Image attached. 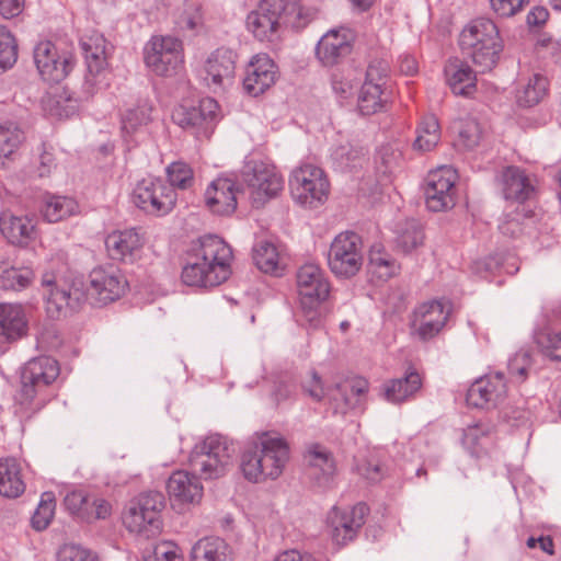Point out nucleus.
<instances>
[{
  "instance_id": "864d4df0",
  "label": "nucleus",
  "mask_w": 561,
  "mask_h": 561,
  "mask_svg": "<svg viewBox=\"0 0 561 561\" xmlns=\"http://www.w3.org/2000/svg\"><path fill=\"white\" fill-rule=\"evenodd\" d=\"M424 233L415 220H408L397 237V247L409 253L423 243Z\"/></svg>"
},
{
  "instance_id": "f03ea898",
  "label": "nucleus",
  "mask_w": 561,
  "mask_h": 561,
  "mask_svg": "<svg viewBox=\"0 0 561 561\" xmlns=\"http://www.w3.org/2000/svg\"><path fill=\"white\" fill-rule=\"evenodd\" d=\"M459 44L481 72L490 71L497 65L504 48L497 25L488 18L472 20L462 30Z\"/></svg>"
},
{
  "instance_id": "a18cd8bd",
  "label": "nucleus",
  "mask_w": 561,
  "mask_h": 561,
  "mask_svg": "<svg viewBox=\"0 0 561 561\" xmlns=\"http://www.w3.org/2000/svg\"><path fill=\"white\" fill-rule=\"evenodd\" d=\"M228 546L219 537L199 539L192 548V561H225Z\"/></svg>"
},
{
  "instance_id": "338daca9",
  "label": "nucleus",
  "mask_w": 561,
  "mask_h": 561,
  "mask_svg": "<svg viewBox=\"0 0 561 561\" xmlns=\"http://www.w3.org/2000/svg\"><path fill=\"white\" fill-rule=\"evenodd\" d=\"M332 89L340 99H347L353 93L354 84L350 79H345L339 75H333Z\"/></svg>"
},
{
  "instance_id": "423d86ee",
  "label": "nucleus",
  "mask_w": 561,
  "mask_h": 561,
  "mask_svg": "<svg viewBox=\"0 0 561 561\" xmlns=\"http://www.w3.org/2000/svg\"><path fill=\"white\" fill-rule=\"evenodd\" d=\"M165 504L164 495L158 491H149L131 499L125 506L122 520L129 533L154 537L161 531V511Z\"/></svg>"
},
{
  "instance_id": "412c9836",
  "label": "nucleus",
  "mask_w": 561,
  "mask_h": 561,
  "mask_svg": "<svg viewBox=\"0 0 561 561\" xmlns=\"http://www.w3.org/2000/svg\"><path fill=\"white\" fill-rule=\"evenodd\" d=\"M507 386L503 373L488 374L477 379L468 389L467 403L474 408H496L504 402Z\"/></svg>"
},
{
  "instance_id": "79ce46f5",
  "label": "nucleus",
  "mask_w": 561,
  "mask_h": 561,
  "mask_svg": "<svg viewBox=\"0 0 561 561\" xmlns=\"http://www.w3.org/2000/svg\"><path fill=\"white\" fill-rule=\"evenodd\" d=\"M259 439L249 444L241 455L240 468L244 478L254 483L263 482L270 479L265 473V462L261 456Z\"/></svg>"
},
{
  "instance_id": "0e129e2a",
  "label": "nucleus",
  "mask_w": 561,
  "mask_h": 561,
  "mask_svg": "<svg viewBox=\"0 0 561 561\" xmlns=\"http://www.w3.org/2000/svg\"><path fill=\"white\" fill-rule=\"evenodd\" d=\"M539 343L548 357L561 360V331H551L543 334Z\"/></svg>"
},
{
  "instance_id": "4d7b16f0",
  "label": "nucleus",
  "mask_w": 561,
  "mask_h": 561,
  "mask_svg": "<svg viewBox=\"0 0 561 561\" xmlns=\"http://www.w3.org/2000/svg\"><path fill=\"white\" fill-rule=\"evenodd\" d=\"M362 156V149H355L350 144L337 146L331 153L333 164L340 171L354 168Z\"/></svg>"
},
{
  "instance_id": "6e6d98bb",
  "label": "nucleus",
  "mask_w": 561,
  "mask_h": 561,
  "mask_svg": "<svg viewBox=\"0 0 561 561\" xmlns=\"http://www.w3.org/2000/svg\"><path fill=\"white\" fill-rule=\"evenodd\" d=\"M311 19V12L308 9H305L298 1L286 0L284 26L300 30L304 28Z\"/></svg>"
},
{
  "instance_id": "c85d7f7f",
  "label": "nucleus",
  "mask_w": 561,
  "mask_h": 561,
  "mask_svg": "<svg viewBox=\"0 0 561 561\" xmlns=\"http://www.w3.org/2000/svg\"><path fill=\"white\" fill-rule=\"evenodd\" d=\"M304 457L316 483L319 486H329L336 472L333 454L325 446L312 443L306 447Z\"/></svg>"
},
{
  "instance_id": "49530a36",
  "label": "nucleus",
  "mask_w": 561,
  "mask_h": 561,
  "mask_svg": "<svg viewBox=\"0 0 561 561\" xmlns=\"http://www.w3.org/2000/svg\"><path fill=\"white\" fill-rule=\"evenodd\" d=\"M548 81L541 75H534L516 92V102L522 107L537 105L547 94Z\"/></svg>"
},
{
  "instance_id": "393cba45",
  "label": "nucleus",
  "mask_w": 561,
  "mask_h": 561,
  "mask_svg": "<svg viewBox=\"0 0 561 561\" xmlns=\"http://www.w3.org/2000/svg\"><path fill=\"white\" fill-rule=\"evenodd\" d=\"M236 60L237 54L232 49L220 47L213 51L204 67L206 83L215 90L230 85L234 78Z\"/></svg>"
},
{
  "instance_id": "7c9ffc66",
  "label": "nucleus",
  "mask_w": 561,
  "mask_h": 561,
  "mask_svg": "<svg viewBox=\"0 0 561 561\" xmlns=\"http://www.w3.org/2000/svg\"><path fill=\"white\" fill-rule=\"evenodd\" d=\"M499 182L503 196L507 201L524 203L535 191L525 170L515 165L504 168L500 173Z\"/></svg>"
},
{
  "instance_id": "7ed1b4c3",
  "label": "nucleus",
  "mask_w": 561,
  "mask_h": 561,
  "mask_svg": "<svg viewBox=\"0 0 561 561\" xmlns=\"http://www.w3.org/2000/svg\"><path fill=\"white\" fill-rule=\"evenodd\" d=\"M299 305L309 327L321 324L319 307L329 298L331 284L327 273L316 263H305L296 272Z\"/></svg>"
},
{
  "instance_id": "13d9d810",
  "label": "nucleus",
  "mask_w": 561,
  "mask_h": 561,
  "mask_svg": "<svg viewBox=\"0 0 561 561\" xmlns=\"http://www.w3.org/2000/svg\"><path fill=\"white\" fill-rule=\"evenodd\" d=\"M18 59L15 39L7 27L0 26V68H11Z\"/></svg>"
},
{
  "instance_id": "bb28decb",
  "label": "nucleus",
  "mask_w": 561,
  "mask_h": 561,
  "mask_svg": "<svg viewBox=\"0 0 561 561\" xmlns=\"http://www.w3.org/2000/svg\"><path fill=\"white\" fill-rule=\"evenodd\" d=\"M236 183L228 178L215 179L205 191V205L214 214L230 216L237 209Z\"/></svg>"
},
{
  "instance_id": "6e6552de",
  "label": "nucleus",
  "mask_w": 561,
  "mask_h": 561,
  "mask_svg": "<svg viewBox=\"0 0 561 561\" xmlns=\"http://www.w3.org/2000/svg\"><path fill=\"white\" fill-rule=\"evenodd\" d=\"M80 46L87 66L82 90L90 98L107 85L106 39L99 32H91L81 37Z\"/></svg>"
},
{
  "instance_id": "9b49d317",
  "label": "nucleus",
  "mask_w": 561,
  "mask_h": 561,
  "mask_svg": "<svg viewBox=\"0 0 561 561\" xmlns=\"http://www.w3.org/2000/svg\"><path fill=\"white\" fill-rule=\"evenodd\" d=\"M133 203L149 215L164 216L175 206L176 193L160 178L139 181L131 194Z\"/></svg>"
},
{
  "instance_id": "58836bf2",
  "label": "nucleus",
  "mask_w": 561,
  "mask_h": 561,
  "mask_svg": "<svg viewBox=\"0 0 561 561\" xmlns=\"http://www.w3.org/2000/svg\"><path fill=\"white\" fill-rule=\"evenodd\" d=\"M368 391V381L364 378H356L351 382L337 385L333 396L334 410L345 414L348 410L357 407L359 398Z\"/></svg>"
},
{
  "instance_id": "cd10ccee",
  "label": "nucleus",
  "mask_w": 561,
  "mask_h": 561,
  "mask_svg": "<svg viewBox=\"0 0 561 561\" xmlns=\"http://www.w3.org/2000/svg\"><path fill=\"white\" fill-rule=\"evenodd\" d=\"M257 439L265 462V473L271 480H275L283 473L289 460L288 443L283 437L268 433H262Z\"/></svg>"
},
{
  "instance_id": "e433bc0d",
  "label": "nucleus",
  "mask_w": 561,
  "mask_h": 561,
  "mask_svg": "<svg viewBox=\"0 0 561 561\" xmlns=\"http://www.w3.org/2000/svg\"><path fill=\"white\" fill-rule=\"evenodd\" d=\"M253 260L259 270L274 276H282L286 261L282 251L271 241H260L253 248Z\"/></svg>"
},
{
  "instance_id": "4c0bfd02",
  "label": "nucleus",
  "mask_w": 561,
  "mask_h": 561,
  "mask_svg": "<svg viewBox=\"0 0 561 561\" xmlns=\"http://www.w3.org/2000/svg\"><path fill=\"white\" fill-rule=\"evenodd\" d=\"M25 491L21 463L12 457L0 459V494L16 499Z\"/></svg>"
},
{
  "instance_id": "4be33fe9",
  "label": "nucleus",
  "mask_w": 561,
  "mask_h": 561,
  "mask_svg": "<svg viewBox=\"0 0 561 561\" xmlns=\"http://www.w3.org/2000/svg\"><path fill=\"white\" fill-rule=\"evenodd\" d=\"M36 68L45 81L60 82L72 68L71 59L61 55L50 41L39 42L33 51Z\"/></svg>"
},
{
  "instance_id": "f8f14e48",
  "label": "nucleus",
  "mask_w": 561,
  "mask_h": 561,
  "mask_svg": "<svg viewBox=\"0 0 561 561\" xmlns=\"http://www.w3.org/2000/svg\"><path fill=\"white\" fill-rule=\"evenodd\" d=\"M128 282L124 273L115 265L94 267L89 274L87 296L99 306H105L119 299L127 290Z\"/></svg>"
},
{
  "instance_id": "f257e3e1",
  "label": "nucleus",
  "mask_w": 561,
  "mask_h": 561,
  "mask_svg": "<svg viewBox=\"0 0 561 561\" xmlns=\"http://www.w3.org/2000/svg\"><path fill=\"white\" fill-rule=\"evenodd\" d=\"M232 250L225 240L206 234L194 242L187 253L181 278L187 286L215 287L231 274Z\"/></svg>"
},
{
  "instance_id": "aec40b11",
  "label": "nucleus",
  "mask_w": 561,
  "mask_h": 561,
  "mask_svg": "<svg viewBox=\"0 0 561 561\" xmlns=\"http://www.w3.org/2000/svg\"><path fill=\"white\" fill-rule=\"evenodd\" d=\"M355 42V34L351 28L339 27L329 30L319 39L316 56L324 67H333L346 59Z\"/></svg>"
},
{
  "instance_id": "ea45409f",
  "label": "nucleus",
  "mask_w": 561,
  "mask_h": 561,
  "mask_svg": "<svg viewBox=\"0 0 561 561\" xmlns=\"http://www.w3.org/2000/svg\"><path fill=\"white\" fill-rule=\"evenodd\" d=\"M78 211V203L68 196L46 194L41 206V214L47 222H59Z\"/></svg>"
},
{
  "instance_id": "052dcab7",
  "label": "nucleus",
  "mask_w": 561,
  "mask_h": 561,
  "mask_svg": "<svg viewBox=\"0 0 561 561\" xmlns=\"http://www.w3.org/2000/svg\"><path fill=\"white\" fill-rule=\"evenodd\" d=\"M286 0H261L254 12L271 18L273 22H277L279 26L284 25V13Z\"/></svg>"
},
{
  "instance_id": "5fc2aeb1",
  "label": "nucleus",
  "mask_w": 561,
  "mask_h": 561,
  "mask_svg": "<svg viewBox=\"0 0 561 561\" xmlns=\"http://www.w3.org/2000/svg\"><path fill=\"white\" fill-rule=\"evenodd\" d=\"M167 175L169 180V184L173 190L174 187L186 190L190 188L194 183V173L192 168L183 162L176 161L172 162L167 168Z\"/></svg>"
},
{
  "instance_id": "9d476101",
  "label": "nucleus",
  "mask_w": 561,
  "mask_h": 561,
  "mask_svg": "<svg viewBox=\"0 0 561 561\" xmlns=\"http://www.w3.org/2000/svg\"><path fill=\"white\" fill-rule=\"evenodd\" d=\"M144 60L146 67L157 76L175 75L184 64L182 41L170 35L152 36L145 45Z\"/></svg>"
},
{
  "instance_id": "bf43d9fd",
  "label": "nucleus",
  "mask_w": 561,
  "mask_h": 561,
  "mask_svg": "<svg viewBox=\"0 0 561 561\" xmlns=\"http://www.w3.org/2000/svg\"><path fill=\"white\" fill-rule=\"evenodd\" d=\"M531 366V358L528 351L520 350L516 352L507 363V369L512 377L523 381L527 376V370Z\"/></svg>"
},
{
  "instance_id": "ddd939ff",
  "label": "nucleus",
  "mask_w": 561,
  "mask_h": 561,
  "mask_svg": "<svg viewBox=\"0 0 561 561\" xmlns=\"http://www.w3.org/2000/svg\"><path fill=\"white\" fill-rule=\"evenodd\" d=\"M244 180L250 190V197L255 207L263 206L275 198L284 188V180L272 164L259 161L249 164L244 171Z\"/></svg>"
},
{
  "instance_id": "39448f33",
  "label": "nucleus",
  "mask_w": 561,
  "mask_h": 561,
  "mask_svg": "<svg viewBox=\"0 0 561 561\" xmlns=\"http://www.w3.org/2000/svg\"><path fill=\"white\" fill-rule=\"evenodd\" d=\"M234 451L227 437L213 434L195 445L190 455V466L204 479H218L231 467Z\"/></svg>"
},
{
  "instance_id": "603ef678",
  "label": "nucleus",
  "mask_w": 561,
  "mask_h": 561,
  "mask_svg": "<svg viewBox=\"0 0 561 561\" xmlns=\"http://www.w3.org/2000/svg\"><path fill=\"white\" fill-rule=\"evenodd\" d=\"M55 507L54 494L51 492H44L31 518L32 527L38 531L46 529L54 517Z\"/></svg>"
},
{
  "instance_id": "f3484780",
  "label": "nucleus",
  "mask_w": 561,
  "mask_h": 561,
  "mask_svg": "<svg viewBox=\"0 0 561 561\" xmlns=\"http://www.w3.org/2000/svg\"><path fill=\"white\" fill-rule=\"evenodd\" d=\"M369 508L365 503H357L347 508L333 507L328 514V527L332 540L344 546L357 537L365 524Z\"/></svg>"
},
{
  "instance_id": "f704fd0d",
  "label": "nucleus",
  "mask_w": 561,
  "mask_h": 561,
  "mask_svg": "<svg viewBox=\"0 0 561 561\" xmlns=\"http://www.w3.org/2000/svg\"><path fill=\"white\" fill-rule=\"evenodd\" d=\"M422 387V378L415 370L408 371L402 378L391 379L382 385L383 398L391 403L410 400Z\"/></svg>"
},
{
  "instance_id": "a19ab883",
  "label": "nucleus",
  "mask_w": 561,
  "mask_h": 561,
  "mask_svg": "<svg viewBox=\"0 0 561 561\" xmlns=\"http://www.w3.org/2000/svg\"><path fill=\"white\" fill-rule=\"evenodd\" d=\"M368 272L380 282H387L400 271V265L381 244H373L368 254Z\"/></svg>"
},
{
  "instance_id": "69168bd1",
  "label": "nucleus",
  "mask_w": 561,
  "mask_h": 561,
  "mask_svg": "<svg viewBox=\"0 0 561 561\" xmlns=\"http://www.w3.org/2000/svg\"><path fill=\"white\" fill-rule=\"evenodd\" d=\"M56 167L57 163L51 148L48 149L47 146L43 144L38 157V164L36 167L38 175L41 178L48 176L51 174L53 170L56 169Z\"/></svg>"
},
{
  "instance_id": "473e14b6",
  "label": "nucleus",
  "mask_w": 561,
  "mask_h": 561,
  "mask_svg": "<svg viewBox=\"0 0 561 561\" xmlns=\"http://www.w3.org/2000/svg\"><path fill=\"white\" fill-rule=\"evenodd\" d=\"M0 231L12 244L27 245L35 238V226L27 216H15L3 211L0 216Z\"/></svg>"
},
{
  "instance_id": "72a5a7b5",
  "label": "nucleus",
  "mask_w": 561,
  "mask_h": 561,
  "mask_svg": "<svg viewBox=\"0 0 561 561\" xmlns=\"http://www.w3.org/2000/svg\"><path fill=\"white\" fill-rule=\"evenodd\" d=\"M445 76L454 94L468 96L476 91V72L467 62L450 59L445 66Z\"/></svg>"
},
{
  "instance_id": "a878e982",
  "label": "nucleus",
  "mask_w": 561,
  "mask_h": 561,
  "mask_svg": "<svg viewBox=\"0 0 561 561\" xmlns=\"http://www.w3.org/2000/svg\"><path fill=\"white\" fill-rule=\"evenodd\" d=\"M277 66L266 54L255 55L248 65L243 79L245 92L252 96L263 94L276 80Z\"/></svg>"
},
{
  "instance_id": "de8ad7c7",
  "label": "nucleus",
  "mask_w": 561,
  "mask_h": 561,
  "mask_svg": "<svg viewBox=\"0 0 561 561\" xmlns=\"http://www.w3.org/2000/svg\"><path fill=\"white\" fill-rule=\"evenodd\" d=\"M440 139V127L434 115L422 118L416 128V138L413 144L415 150L426 152L436 147Z\"/></svg>"
},
{
  "instance_id": "1a4fd4ad",
  "label": "nucleus",
  "mask_w": 561,
  "mask_h": 561,
  "mask_svg": "<svg viewBox=\"0 0 561 561\" xmlns=\"http://www.w3.org/2000/svg\"><path fill=\"white\" fill-rule=\"evenodd\" d=\"M364 263L362 237L353 231L339 233L331 242L328 252V265L337 277L348 279L354 277Z\"/></svg>"
},
{
  "instance_id": "4468645a",
  "label": "nucleus",
  "mask_w": 561,
  "mask_h": 561,
  "mask_svg": "<svg viewBox=\"0 0 561 561\" xmlns=\"http://www.w3.org/2000/svg\"><path fill=\"white\" fill-rule=\"evenodd\" d=\"M42 285L45 288V307L47 314L53 319L66 317L77 311L83 302L84 295L78 288L59 285L51 272L42 275Z\"/></svg>"
},
{
  "instance_id": "c9c22d12",
  "label": "nucleus",
  "mask_w": 561,
  "mask_h": 561,
  "mask_svg": "<svg viewBox=\"0 0 561 561\" xmlns=\"http://www.w3.org/2000/svg\"><path fill=\"white\" fill-rule=\"evenodd\" d=\"M492 433L493 425L488 422L469 424L462 432V446L472 457H483L492 445Z\"/></svg>"
},
{
  "instance_id": "a211bd4d",
  "label": "nucleus",
  "mask_w": 561,
  "mask_h": 561,
  "mask_svg": "<svg viewBox=\"0 0 561 561\" xmlns=\"http://www.w3.org/2000/svg\"><path fill=\"white\" fill-rule=\"evenodd\" d=\"M457 179L450 167H442L428 173L425 186L426 207L432 211H444L455 206Z\"/></svg>"
},
{
  "instance_id": "2eb2a0df",
  "label": "nucleus",
  "mask_w": 561,
  "mask_h": 561,
  "mask_svg": "<svg viewBox=\"0 0 561 561\" xmlns=\"http://www.w3.org/2000/svg\"><path fill=\"white\" fill-rule=\"evenodd\" d=\"M388 66L383 61L369 64L366 78L358 95V110L363 115H373L380 112L386 103V83Z\"/></svg>"
},
{
  "instance_id": "20e7f679",
  "label": "nucleus",
  "mask_w": 561,
  "mask_h": 561,
  "mask_svg": "<svg viewBox=\"0 0 561 561\" xmlns=\"http://www.w3.org/2000/svg\"><path fill=\"white\" fill-rule=\"evenodd\" d=\"M58 362L49 356L30 360L21 375V389L15 396L16 403L24 410H39L46 402L42 392L59 376Z\"/></svg>"
},
{
  "instance_id": "c03bdc74",
  "label": "nucleus",
  "mask_w": 561,
  "mask_h": 561,
  "mask_svg": "<svg viewBox=\"0 0 561 561\" xmlns=\"http://www.w3.org/2000/svg\"><path fill=\"white\" fill-rule=\"evenodd\" d=\"M451 129L457 134L455 144L465 150L476 148L481 138L482 129L479 122L472 117H463L453 123Z\"/></svg>"
},
{
  "instance_id": "e2e57ef3",
  "label": "nucleus",
  "mask_w": 561,
  "mask_h": 561,
  "mask_svg": "<svg viewBox=\"0 0 561 561\" xmlns=\"http://www.w3.org/2000/svg\"><path fill=\"white\" fill-rule=\"evenodd\" d=\"M95 556L85 548L76 545H65L58 551V561H94Z\"/></svg>"
},
{
  "instance_id": "680f3d73",
  "label": "nucleus",
  "mask_w": 561,
  "mask_h": 561,
  "mask_svg": "<svg viewBox=\"0 0 561 561\" xmlns=\"http://www.w3.org/2000/svg\"><path fill=\"white\" fill-rule=\"evenodd\" d=\"M529 0H490L491 9L500 18H511L519 13Z\"/></svg>"
},
{
  "instance_id": "b1692460",
  "label": "nucleus",
  "mask_w": 561,
  "mask_h": 561,
  "mask_svg": "<svg viewBox=\"0 0 561 561\" xmlns=\"http://www.w3.org/2000/svg\"><path fill=\"white\" fill-rule=\"evenodd\" d=\"M144 244L145 238L136 228L115 230L105 239L108 255L123 263H134L139 259Z\"/></svg>"
},
{
  "instance_id": "5701e85b",
  "label": "nucleus",
  "mask_w": 561,
  "mask_h": 561,
  "mask_svg": "<svg viewBox=\"0 0 561 561\" xmlns=\"http://www.w3.org/2000/svg\"><path fill=\"white\" fill-rule=\"evenodd\" d=\"M64 505L71 515L87 523L105 519L111 515L112 510L106 500L91 495L83 490L67 493Z\"/></svg>"
},
{
  "instance_id": "774afa93",
  "label": "nucleus",
  "mask_w": 561,
  "mask_h": 561,
  "mask_svg": "<svg viewBox=\"0 0 561 561\" xmlns=\"http://www.w3.org/2000/svg\"><path fill=\"white\" fill-rule=\"evenodd\" d=\"M25 0H0V15L4 19L18 16L24 8Z\"/></svg>"
},
{
  "instance_id": "8fccbe9b",
  "label": "nucleus",
  "mask_w": 561,
  "mask_h": 561,
  "mask_svg": "<svg viewBox=\"0 0 561 561\" xmlns=\"http://www.w3.org/2000/svg\"><path fill=\"white\" fill-rule=\"evenodd\" d=\"M247 27L260 42L272 43L277 39L282 26L277 22H273L271 18L251 11L247 16Z\"/></svg>"
},
{
  "instance_id": "6ab92c4d",
  "label": "nucleus",
  "mask_w": 561,
  "mask_h": 561,
  "mask_svg": "<svg viewBox=\"0 0 561 561\" xmlns=\"http://www.w3.org/2000/svg\"><path fill=\"white\" fill-rule=\"evenodd\" d=\"M449 316L448 302L444 300L423 302L413 312L411 332L423 342L430 341L443 330Z\"/></svg>"
},
{
  "instance_id": "dca6fc26",
  "label": "nucleus",
  "mask_w": 561,
  "mask_h": 561,
  "mask_svg": "<svg viewBox=\"0 0 561 561\" xmlns=\"http://www.w3.org/2000/svg\"><path fill=\"white\" fill-rule=\"evenodd\" d=\"M218 103L211 99H203L197 106L179 105L172 112V121L196 137H208L218 112Z\"/></svg>"
},
{
  "instance_id": "0eeeda50",
  "label": "nucleus",
  "mask_w": 561,
  "mask_h": 561,
  "mask_svg": "<svg viewBox=\"0 0 561 561\" xmlns=\"http://www.w3.org/2000/svg\"><path fill=\"white\" fill-rule=\"evenodd\" d=\"M289 188L295 202L308 208H317L328 199L330 183L321 168L305 163L291 172Z\"/></svg>"
},
{
  "instance_id": "2f4dec72",
  "label": "nucleus",
  "mask_w": 561,
  "mask_h": 561,
  "mask_svg": "<svg viewBox=\"0 0 561 561\" xmlns=\"http://www.w3.org/2000/svg\"><path fill=\"white\" fill-rule=\"evenodd\" d=\"M27 333V320L22 305L0 304V339L14 342Z\"/></svg>"
},
{
  "instance_id": "37998d69",
  "label": "nucleus",
  "mask_w": 561,
  "mask_h": 561,
  "mask_svg": "<svg viewBox=\"0 0 561 561\" xmlns=\"http://www.w3.org/2000/svg\"><path fill=\"white\" fill-rule=\"evenodd\" d=\"M152 105L149 99H139L136 104L127 107L122 114V133L131 136L151 121Z\"/></svg>"
},
{
  "instance_id": "c756f323",
  "label": "nucleus",
  "mask_w": 561,
  "mask_h": 561,
  "mask_svg": "<svg viewBox=\"0 0 561 561\" xmlns=\"http://www.w3.org/2000/svg\"><path fill=\"white\" fill-rule=\"evenodd\" d=\"M203 490L199 478L186 470L173 472L167 482L170 500L178 505L199 503Z\"/></svg>"
},
{
  "instance_id": "09e8293b",
  "label": "nucleus",
  "mask_w": 561,
  "mask_h": 561,
  "mask_svg": "<svg viewBox=\"0 0 561 561\" xmlns=\"http://www.w3.org/2000/svg\"><path fill=\"white\" fill-rule=\"evenodd\" d=\"M34 272L30 267L0 265V287L5 290H22L31 285Z\"/></svg>"
},
{
  "instance_id": "3c124183",
  "label": "nucleus",
  "mask_w": 561,
  "mask_h": 561,
  "mask_svg": "<svg viewBox=\"0 0 561 561\" xmlns=\"http://www.w3.org/2000/svg\"><path fill=\"white\" fill-rule=\"evenodd\" d=\"M24 141V133L15 124H0V161L11 157Z\"/></svg>"
}]
</instances>
